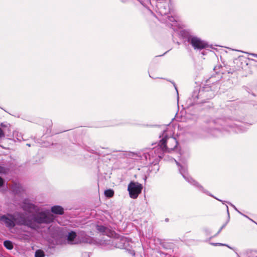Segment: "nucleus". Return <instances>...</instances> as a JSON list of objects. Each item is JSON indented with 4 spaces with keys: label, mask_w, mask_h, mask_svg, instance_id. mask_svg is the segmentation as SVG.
<instances>
[{
    "label": "nucleus",
    "mask_w": 257,
    "mask_h": 257,
    "mask_svg": "<svg viewBox=\"0 0 257 257\" xmlns=\"http://www.w3.org/2000/svg\"><path fill=\"white\" fill-rule=\"evenodd\" d=\"M22 207L24 210L30 213L35 212L31 217L26 218L21 213L7 214L0 216V222L9 229L16 225H25L32 229H36L38 224L50 223L54 219V216L48 210L40 211V209L28 200H25Z\"/></svg>",
    "instance_id": "obj_1"
},
{
    "label": "nucleus",
    "mask_w": 257,
    "mask_h": 257,
    "mask_svg": "<svg viewBox=\"0 0 257 257\" xmlns=\"http://www.w3.org/2000/svg\"><path fill=\"white\" fill-rule=\"evenodd\" d=\"M172 125H169L166 130L164 131L162 139L160 140L159 146L162 149L163 152H170L177 147L178 142L176 139L172 137L173 133L172 132Z\"/></svg>",
    "instance_id": "obj_2"
},
{
    "label": "nucleus",
    "mask_w": 257,
    "mask_h": 257,
    "mask_svg": "<svg viewBox=\"0 0 257 257\" xmlns=\"http://www.w3.org/2000/svg\"><path fill=\"white\" fill-rule=\"evenodd\" d=\"M143 186L138 182H131L128 185L127 190L131 198L136 199L141 193Z\"/></svg>",
    "instance_id": "obj_3"
},
{
    "label": "nucleus",
    "mask_w": 257,
    "mask_h": 257,
    "mask_svg": "<svg viewBox=\"0 0 257 257\" xmlns=\"http://www.w3.org/2000/svg\"><path fill=\"white\" fill-rule=\"evenodd\" d=\"M163 154L162 149L158 145L157 147L150 149L148 152L145 153L144 156L146 160L149 159L151 161L152 159L156 160L158 158H161Z\"/></svg>",
    "instance_id": "obj_4"
},
{
    "label": "nucleus",
    "mask_w": 257,
    "mask_h": 257,
    "mask_svg": "<svg viewBox=\"0 0 257 257\" xmlns=\"http://www.w3.org/2000/svg\"><path fill=\"white\" fill-rule=\"evenodd\" d=\"M188 42L194 49L201 50L207 46V44L205 41L195 36H189L188 38Z\"/></svg>",
    "instance_id": "obj_5"
},
{
    "label": "nucleus",
    "mask_w": 257,
    "mask_h": 257,
    "mask_svg": "<svg viewBox=\"0 0 257 257\" xmlns=\"http://www.w3.org/2000/svg\"><path fill=\"white\" fill-rule=\"evenodd\" d=\"M75 243L77 244H94L95 243V240L93 237L87 235L84 231H81L78 233L77 238Z\"/></svg>",
    "instance_id": "obj_6"
},
{
    "label": "nucleus",
    "mask_w": 257,
    "mask_h": 257,
    "mask_svg": "<svg viewBox=\"0 0 257 257\" xmlns=\"http://www.w3.org/2000/svg\"><path fill=\"white\" fill-rule=\"evenodd\" d=\"M175 161L176 164L178 166V167H180L179 171H180V173L181 174V175L184 177V178L187 181H188L189 183L199 187L200 189H202V187L199 185L198 184V183L195 180H194L191 177H190L188 175L187 171V168L185 166H181L180 163L178 162H177V161L175 160Z\"/></svg>",
    "instance_id": "obj_7"
},
{
    "label": "nucleus",
    "mask_w": 257,
    "mask_h": 257,
    "mask_svg": "<svg viewBox=\"0 0 257 257\" xmlns=\"http://www.w3.org/2000/svg\"><path fill=\"white\" fill-rule=\"evenodd\" d=\"M77 238V234L74 231H71L68 233L67 236V240L69 243L72 244H77V243H75L76 239Z\"/></svg>",
    "instance_id": "obj_8"
},
{
    "label": "nucleus",
    "mask_w": 257,
    "mask_h": 257,
    "mask_svg": "<svg viewBox=\"0 0 257 257\" xmlns=\"http://www.w3.org/2000/svg\"><path fill=\"white\" fill-rule=\"evenodd\" d=\"M227 131H231L232 130L233 132H234L236 133H242L245 131V127L243 125H235L234 126H229L228 128H225Z\"/></svg>",
    "instance_id": "obj_9"
},
{
    "label": "nucleus",
    "mask_w": 257,
    "mask_h": 257,
    "mask_svg": "<svg viewBox=\"0 0 257 257\" xmlns=\"http://www.w3.org/2000/svg\"><path fill=\"white\" fill-rule=\"evenodd\" d=\"M51 210L52 212L57 214L61 215L64 213L63 208L61 206L58 205L52 207Z\"/></svg>",
    "instance_id": "obj_10"
},
{
    "label": "nucleus",
    "mask_w": 257,
    "mask_h": 257,
    "mask_svg": "<svg viewBox=\"0 0 257 257\" xmlns=\"http://www.w3.org/2000/svg\"><path fill=\"white\" fill-rule=\"evenodd\" d=\"M96 229L98 231H99L100 232L104 234H107L108 232L109 229L103 225H97L96 226Z\"/></svg>",
    "instance_id": "obj_11"
},
{
    "label": "nucleus",
    "mask_w": 257,
    "mask_h": 257,
    "mask_svg": "<svg viewBox=\"0 0 257 257\" xmlns=\"http://www.w3.org/2000/svg\"><path fill=\"white\" fill-rule=\"evenodd\" d=\"M4 245L6 248L9 250L12 249L14 247L13 243L10 240H5L4 242Z\"/></svg>",
    "instance_id": "obj_12"
},
{
    "label": "nucleus",
    "mask_w": 257,
    "mask_h": 257,
    "mask_svg": "<svg viewBox=\"0 0 257 257\" xmlns=\"http://www.w3.org/2000/svg\"><path fill=\"white\" fill-rule=\"evenodd\" d=\"M228 120H224L222 119H219L215 122L217 124L221 125L227 126L228 124Z\"/></svg>",
    "instance_id": "obj_13"
},
{
    "label": "nucleus",
    "mask_w": 257,
    "mask_h": 257,
    "mask_svg": "<svg viewBox=\"0 0 257 257\" xmlns=\"http://www.w3.org/2000/svg\"><path fill=\"white\" fill-rule=\"evenodd\" d=\"M104 195L107 197H112L114 195V191L112 189H107L104 191Z\"/></svg>",
    "instance_id": "obj_14"
},
{
    "label": "nucleus",
    "mask_w": 257,
    "mask_h": 257,
    "mask_svg": "<svg viewBox=\"0 0 257 257\" xmlns=\"http://www.w3.org/2000/svg\"><path fill=\"white\" fill-rule=\"evenodd\" d=\"M35 257H44L45 254L43 251L41 250H37L35 252Z\"/></svg>",
    "instance_id": "obj_15"
},
{
    "label": "nucleus",
    "mask_w": 257,
    "mask_h": 257,
    "mask_svg": "<svg viewBox=\"0 0 257 257\" xmlns=\"http://www.w3.org/2000/svg\"><path fill=\"white\" fill-rule=\"evenodd\" d=\"M13 135L14 136H17V139L18 140H19V141H21V140L23 139V137L21 136V134H20V136H19V133L18 132H15V133H13Z\"/></svg>",
    "instance_id": "obj_16"
},
{
    "label": "nucleus",
    "mask_w": 257,
    "mask_h": 257,
    "mask_svg": "<svg viewBox=\"0 0 257 257\" xmlns=\"http://www.w3.org/2000/svg\"><path fill=\"white\" fill-rule=\"evenodd\" d=\"M5 137V133L1 128H0V138Z\"/></svg>",
    "instance_id": "obj_17"
},
{
    "label": "nucleus",
    "mask_w": 257,
    "mask_h": 257,
    "mask_svg": "<svg viewBox=\"0 0 257 257\" xmlns=\"http://www.w3.org/2000/svg\"><path fill=\"white\" fill-rule=\"evenodd\" d=\"M169 20L171 22H174V21H176V20L175 19V18L173 17H169Z\"/></svg>",
    "instance_id": "obj_18"
},
{
    "label": "nucleus",
    "mask_w": 257,
    "mask_h": 257,
    "mask_svg": "<svg viewBox=\"0 0 257 257\" xmlns=\"http://www.w3.org/2000/svg\"><path fill=\"white\" fill-rule=\"evenodd\" d=\"M4 183L3 179L0 177V187L2 186Z\"/></svg>",
    "instance_id": "obj_19"
},
{
    "label": "nucleus",
    "mask_w": 257,
    "mask_h": 257,
    "mask_svg": "<svg viewBox=\"0 0 257 257\" xmlns=\"http://www.w3.org/2000/svg\"><path fill=\"white\" fill-rule=\"evenodd\" d=\"M160 13L162 15H166L167 13V12H163L161 10V9H160Z\"/></svg>",
    "instance_id": "obj_20"
},
{
    "label": "nucleus",
    "mask_w": 257,
    "mask_h": 257,
    "mask_svg": "<svg viewBox=\"0 0 257 257\" xmlns=\"http://www.w3.org/2000/svg\"><path fill=\"white\" fill-rule=\"evenodd\" d=\"M230 205H231V206H232V207H233V208L235 210H236L237 212H239V211L237 209V208L235 207V206L234 205H233V204H231V203H230Z\"/></svg>",
    "instance_id": "obj_21"
},
{
    "label": "nucleus",
    "mask_w": 257,
    "mask_h": 257,
    "mask_svg": "<svg viewBox=\"0 0 257 257\" xmlns=\"http://www.w3.org/2000/svg\"><path fill=\"white\" fill-rule=\"evenodd\" d=\"M213 244L214 245H226L225 244H221V243H213Z\"/></svg>",
    "instance_id": "obj_22"
},
{
    "label": "nucleus",
    "mask_w": 257,
    "mask_h": 257,
    "mask_svg": "<svg viewBox=\"0 0 257 257\" xmlns=\"http://www.w3.org/2000/svg\"><path fill=\"white\" fill-rule=\"evenodd\" d=\"M250 55H251L254 57H257V54H256L251 53V54H250Z\"/></svg>",
    "instance_id": "obj_23"
},
{
    "label": "nucleus",
    "mask_w": 257,
    "mask_h": 257,
    "mask_svg": "<svg viewBox=\"0 0 257 257\" xmlns=\"http://www.w3.org/2000/svg\"><path fill=\"white\" fill-rule=\"evenodd\" d=\"M3 170V168L0 166V173H2Z\"/></svg>",
    "instance_id": "obj_24"
},
{
    "label": "nucleus",
    "mask_w": 257,
    "mask_h": 257,
    "mask_svg": "<svg viewBox=\"0 0 257 257\" xmlns=\"http://www.w3.org/2000/svg\"><path fill=\"white\" fill-rule=\"evenodd\" d=\"M222 228H223V227H222L219 229V231H218V233L221 231V230L222 229Z\"/></svg>",
    "instance_id": "obj_25"
},
{
    "label": "nucleus",
    "mask_w": 257,
    "mask_h": 257,
    "mask_svg": "<svg viewBox=\"0 0 257 257\" xmlns=\"http://www.w3.org/2000/svg\"><path fill=\"white\" fill-rule=\"evenodd\" d=\"M226 208H227V211L228 212V206H226Z\"/></svg>",
    "instance_id": "obj_26"
},
{
    "label": "nucleus",
    "mask_w": 257,
    "mask_h": 257,
    "mask_svg": "<svg viewBox=\"0 0 257 257\" xmlns=\"http://www.w3.org/2000/svg\"><path fill=\"white\" fill-rule=\"evenodd\" d=\"M175 89H176L177 92H178V91H177V88H176V87H175ZM177 94H178V92H177Z\"/></svg>",
    "instance_id": "obj_27"
},
{
    "label": "nucleus",
    "mask_w": 257,
    "mask_h": 257,
    "mask_svg": "<svg viewBox=\"0 0 257 257\" xmlns=\"http://www.w3.org/2000/svg\"><path fill=\"white\" fill-rule=\"evenodd\" d=\"M122 247V245H120L118 246V247Z\"/></svg>",
    "instance_id": "obj_28"
},
{
    "label": "nucleus",
    "mask_w": 257,
    "mask_h": 257,
    "mask_svg": "<svg viewBox=\"0 0 257 257\" xmlns=\"http://www.w3.org/2000/svg\"><path fill=\"white\" fill-rule=\"evenodd\" d=\"M237 257H239V255L236 253Z\"/></svg>",
    "instance_id": "obj_29"
},
{
    "label": "nucleus",
    "mask_w": 257,
    "mask_h": 257,
    "mask_svg": "<svg viewBox=\"0 0 257 257\" xmlns=\"http://www.w3.org/2000/svg\"><path fill=\"white\" fill-rule=\"evenodd\" d=\"M256 257H257V256H256Z\"/></svg>",
    "instance_id": "obj_30"
}]
</instances>
